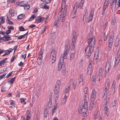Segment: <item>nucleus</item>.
<instances>
[{"mask_svg":"<svg viewBox=\"0 0 120 120\" xmlns=\"http://www.w3.org/2000/svg\"><path fill=\"white\" fill-rule=\"evenodd\" d=\"M60 80H58L56 82L55 88L60 89Z\"/></svg>","mask_w":120,"mask_h":120,"instance_id":"obj_15","label":"nucleus"},{"mask_svg":"<svg viewBox=\"0 0 120 120\" xmlns=\"http://www.w3.org/2000/svg\"><path fill=\"white\" fill-rule=\"evenodd\" d=\"M76 40H72V41L71 42L72 43V46H75V42Z\"/></svg>","mask_w":120,"mask_h":120,"instance_id":"obj_51","label":"nucleus"},{"mask_svg":"<svg viewBox=\"0 0 120 120\" xmlns=\"http://www.w3.org/2000/svg\"><path fill=\"white\" fill-rule=\"evenodd\" d=\"M116 3H112L111 5V8L112 9H115L116 8Z\"/></svg>","mask_w":120,"mask_h":120,"instance_id":"obj_48","label":"nucleus"},{"mask_svg":"<svg viewBox=\"0 0 120 120\" xmlns=\"http://www.w3.org/2000/svg\"><path fill=\"white\" fill-rule=\"evenodd\" d=\"M44 51V50L43 49L41 48L39 54L42 55L43 54Z\"/></svg>","mask_w":120,"mask_h":120,"instance_id":"obj_49","label":"nucleus"},{"mask_svg":"<svg viewBox=\"0 0 120 120\" xmlns=\"http://www.w3.org/2000/svg\"><path fill=\"white\" fill-rule=\"evenodd\" d=\"M83 75L82 74H81L80 75V78L79 79V83H80L81 82H83Z\"/></svg>","mask_w":120,"mask_h":120,"instance_id":"obj_23","label":"nucleus"},{"mask_svg":"<svg viewBox=\"0 0 120 120\" xmlns=\"http://www.w3.org/2000/svg\"><path fill=\"white\" fill-rule=\"evenodd\" d=\"M81 107L82 111V112H87L88 108H86L81 106Z\"/></svg>","mask_w":120,"mask_h":120,"instance_id":"obj_43","label":"nucleus"},{"mask_svg":"<svg viewBox=\"0 0 120 120\" xmlns=\"http://www.w3.org/2000/svg\"><path fill=\"white\" fill-rule=\"evenodd\" d=\"M119 40L118 38H116L115 43V46L116 47H117L118 46L119 44Z\"/></svg>","mask_w":120,"mask_h":120,"instance_id":"obj_21","label":"nucleus"},{"mask_svg":"<svg viewBox=\"0 0 120 120\" xmlns=\"http://www.w3.org/2000/svg\"><path fill=\"white\" fill-rule=\"evenodd\" d=\"M7 19L6 20V21H7L8 22L10 21V20L11 19V17L9 15H8L7 16Z\"/></svg>","mask_w":120,"mask_h":120,"instance_id":"obj_53","label":"nucleus"},{"mask_svg":"<svg viewBox=\"0 0 120 120\" xmlns=\"http://www.w3.org/2000/svg\"><path fill=\"white\" fill-rule=\"evenodd\" d=\"M24 1H21L20 3H19L17 4L18 6L19 5L20 6H22L24 7L25 4L24 3Z\"/></svg>","mask_w":120,"mask_h":120,"instance_id":"obj_35","label":"nucleus"},{"mask_svg":"<svg viewBox=\"0 0 120 120\" xmlns=\"http://www.w3.org/2000/svg\"><path fill=\"white\" fill-rule=\"evenodd\" d=\"M20 99L21 100H22L21 101V103H22V102H23L24 103V104L25 105L26 104V102H25V100L26 99L25 98V99H23V98H20Z\"/></svg>","mask_w":120,"mask_h":120,"instance_id":"obj_46","label":"nucleus"},{"mask_svg":"<svg viewBox=\"0 0 120 120\" xmlns=\"http://www.w3.org/2000/svg\"><path fill=\"white\" fill-rule=\"evenodd\" d=\"M109 98H108L106 99V102L105 104V105L107 104H108V105H109Z\"/></svg>","mask_w":120,"mask_h":120,"instance_id":"obj_61","label":"nucleus"},{"mask_svg":"<svg viewBox=\"0 0 120 120\" xmlns=\"http://www.w3.org/2000/svg\"><path fill=\"white\" fill-rule=\"evenodd\" d=\"M70 87V86H69L65 89L64 91V93L65 94L68 93L69 92V90Z\"/></svg>","mask_w":120,"mask_h":120,"instance_id":"obj_36","label":"nucleus"},{"mask_svg":"<svg viewBox=\"0 0 120 120\" xmlns=\"http://www.w3.org/2000/svg\"><path fill=\"white\" fill-rule=\"evenodd\" d=\"M13 72V71H12L9 74H8L6 76V78H8V77L11 76L12 74V73Z\"/></svg>","mask_w":120,"mask_h":120,"instance_id":"obj_56","label":"nucleus"},{"mask_svg":"<svg viewBox=\"0 0 120 120\" xmlns=\"http://www.w3.org/2000/svg\"><path fill=\"white\" fill-rule=\"evenodd\" d=\"M24 35H21L18 36L17 37V38L18 39H20L23 38H24Z\"/></svg>","mask_w":120,"mask_h":120,"instance_id":"obj_63","label":"nucleus"},{"mask_svg":"<svg viewBox=\"0 0 120 120\" xmlns=\"http://www.w3.org/2000/svg\"><path fill=\"white\" fill-rule=\"evenodd\" d=\"M95 56H95V55H94V60L95 59H96L95 60L96 62H97V61H98V56H96V57Z\"/></svg>","mask_w":120,"mask_h":120,"instance_id":"obj_60","label":"nucleus"},{"mask_svg":"<svg viewBox=\"0 0 120 120\" xmlns=\"http://www.w3.org/2000/svg\"><path fill=\"white\" fill-rule=\"evenodd\" d=\"M26 116H28L29 115V116H31V115L30 114V111L29 110H28L26 113Z\"/></svg>","mask_w":120,"mask_h":120,"instance_id":"obj_55","label":"nucleus"},{"mask_svg":"<svg viewBox=\"0 0 120 120\" xmlns=\"http://www.w3.org/2000/svg\"><path fill=\"white\" fill-rule=\"evenodd\" d=\"M93 45H88L85 48L84 51L86 53V56L88 57L90 56L94 50V48Z\"/></svg>","mask_w":120,"mask_h":120,"instance_id":"obj_1","label":"nucleus"},{"mask_svg":"<svg viewBox=\"0 0 120 120\" xmlns=\"http://www.w3.org/2000/svg\"><path fill=\"white\" fill-rule=\"evenodd\" d=\"M115 82H113L112 84V86L110 89L109 92L111 94H113L115 91Z\"/></svg>","mask_w":120,"mask_h":120,"instance_id":"obj_9","label":"nucleus"},{"mask_svg":"<svg viewBox=\"0 0 120 120\" xmlns=\"http://www.w3.org/2000/svg\"><path fill=\"white\" fill-rule=\"evenodd\" d=\"M45 19V17H42L40 16H38L35 19V20L36 21H38V22H40L44 20Z\"/></svg>","mask_w":120,"mask_h":120,"instance_id":"obj_12","label":"nucleus"},{"mask_svg":"<svg viewBox=\"0 0 120 120\" xmlns=\"http://www.w3.org/2000/svg\"><path fill=\"white\" fill-rule=\"evenodd\" d=\"M15 79V77L9 79H8V82L11 84H12L14 81Z\"/></svg>","mask_w":120,"mask_h":120,"instance_id":"obj_17","label":"nucleus"},{"mask_svg":"<svg viewBox=\"0 0 120 120\" xmlns=\"http://www.w3.org/2000/svg\"><path fill=\"white\" fill-rule=\"evenodd\" d=\"M56 33L53 32L51 34H50L51 38H53L54 40V39L56 38Z\"/></svg>","mask_w":120,"mask_h":120,"instance_id":"obj_25","label":"nucleus"},{"mask_svg":"<svg viewBox=\"0 0 120 120\" xmlns=\"http://www.w3.org/2000/svg\"><path fill=\"white\" fill-rule=\"evenodd\" d=\"M70 45V42H67L65 46V50L69 51Z\"/></svg>","mask_w":120,"mask_h":120,"instance_id":"obj_14","label":"nucleus"},{"mask_svg":"<svg viewBox=\"0 0 120 120\" xmlns=\"http://www.w3.org/2000/svg\"><path fill=\"white\" fill-rule=\"evenodd\" d=\"M96 97H93L91 96V102H94L95 101V100Z\"/></svg>","mask_w":120,"mask_h":120,"instance_id":"obj_42","label":"nucleus"},{"mask_svg":"<svg viewBox=\"0 0 120 120\" xmlns=\"http://www.w3.org/2000/svg\"><path fill=\"white\" fill-rule=\"evenodd\" d=\"M92 69L87 68V74L90 75L91 74Z\"/></svg>","mask_w":120,"mask_h":120,"instance_id":"obj_39","label":"nucleus"},{"mask_svg":"<svg viewBox=\"0 0 120 120\" xmlns=\"http://www.w3.org/2000/svg\"><path fill=\"white\" fill-rule=\"evenodd\" d=\"M42 62V59H38L37 60V62L39 65H40L41 64Z\"/></svg>","mask_w":120,"mask_h":120,"instance_id":"obj_38","label":"nucleus"},{"mask_svg":"<svg viewBox=\"0 0 120 120\" xmlns=\"http://www.w3.org/2000/svg\"><path fill=\"white\" fill-rule=\"evenodd\" d=\"M72 35L73 38H72V40H76L77 35L76 34V32L74 31H73Z\"/></svg>","mask_w":120,"mask_h":120,"instance_id":"obj_19","label":"nucleus"},{"mask_svg":"<svg viewBox=\"0 0 120 120\" xmlns=\"http://www.w3.org/2000/svg\"><path fill=\"white\" fill-rule=\"evenodd\" d=\"M110 84L109 82H106L105 83V88L103 91V98L104 99L107 98L108 90L109 88Z\"/></svg>","mask_w":120,"mask_h":120,"instance_id":"obj_4","label":"nucleus"},{"mask_svg":"<svg viewBox=\"0 0 120 120\" xmlns=\"http://www.w3.org/2000/svg\"><path fill=\"white\" fill-rule=\"evenodd\" d=\"M3 38H4V41H8L11 39V38L9 35H5L3 37Z\"/></svg>","mask_w":120,"mask_h":120,"instance_id":"obj_13","label":"nucleus"},{"mask_svg":"<svg viewBox=\"0 0 120 120\" xmlns=\"http://www.w3.org/2000/svg\"><path fill=\"white\" fill-rule=\"evenodd\" d=\"M96 77V74L95 73V75L93 76L92 79V81H94L95 80Z\"/></svg>","mask_w":120,"mask_h":120,"instance_id":"obj_44","label":"nucleus"},{"mask_svg":"<svg viewBox=\"0 0 120 120\" xmlns=\"http://www.w3.org/2000/svg\"><path fill=\"white\" fill-rule=\"evenodd\" d=\"M84 1V0H81L79 4L78 5L76 6V8L75 9V5H76V3H75V6L73 8L72 12V14L74 13L76 15V10H77V8H79L80 9H82V7L83 5V4Z\"/></svg>","mask_w":120,"mask_h":120,"instance_id":"obj_2","label":"nucleus"},{"mask_svg":"<svg viewBox=\"0 0 120 120\" xmlns=\"http://www.w3.org/2000/svg\"><path fill=\"white\" fill-rule=\"evenodd\" d=\"M31 17L29 20V21H30L34 19L36 17V16L34 15V14L32 15Z\"/></svg>","mask_w":120,"mask_h":120,"instance_id":"obj_37","label":"nucleus"},{"mask_svg":"<svg viewBox=\"0 0 120 120\" xmlns=\"http://www.w3.org/2000/svg\"><path fill=\"white\" fill-rule=\"evenodd\" d=\"M113 43L108 42V49L109 51H110L112 49V45Z\"/></svg>","mask_w":120,"mask_h":120,"instance_id":"obj_28","label":"nucleus"},{"mask_svg":"<svg viewBox=\"0 0 120 120\" xmlns=\"http://www.w3.org/2000/svg\"><path fill=\"white\" fill-rule=\"evenodd\" d=\"M69 51L65 50V52H64V53L62 54V56L60 58H62L64 60V59H67V56L68 53Z\"/></svg>","mask_w":120,"mask_h":120,"instance_id":"obj_11","label":"nucleus"},{"mask_svg":"<svg viewBox=\"0 0 120 120\" xmlns=\"http://www.w3.org/2000/svg\"><path fill=\"white\" fill-rule=\"evenodd\" d=\"M57 104L56 103L55 105H54V107L52 111V114L53 115L56 111V109L57 108Z\"/></svg>","mask_w":120,"mask_h":120,"instance_id":"obj_20","label":"nucleus"},{"mask_svg":"<svg viewBox=\"0 0 120 120\" xmlns=\"http://www.w3.org/2000/svg\"><path fill=\"white\" fill-rule=\"evenodd\" d=\"M60 89L55 88L54 90V97L55 101L56 102L58 98Z\"/></svg>","mask_w":120,"mask_h":120,"instance_id":"obj_7","label":"nucleus"},{"mask_svg":"<svg viewBox=\"0 0 120 120\" xmlns=\"http://www.w3.org/2000/svg\"><path fill=\"white\" fill-rule=\"evenodd\" d=\"M6 22L8 24H9L10 25H11L12 24L13 25H14V23L12 21H11L10 20V21H6Z\"/></svg>","mask_w":120,"mask_h":120,"instance_id":"obj_57","label":"nucleus"},{"mask_svg":"<svg viewBox=\"0 0 120 120\" xmlns=\"http://www.w3.org/2000/svg\"><path fill=\"white\" fill-rule=\"evenodd\" d=\"M0 19L1 20L2 23H4L5 22V18L3 16L1 17L0 18Z\"/></svg>","mask_w":120,"mask_h":120,"instance_id":"obj_40","label":"nucleus"},{"mask_svg":"<svg viewBox=\"0 0 120 120\" xmlns=\"http://www.w3.org/2000/svg\"><path fill=\"white\" fill-rule=\"evenodd\" d=\"M8 58H6L0 61V63H1L2 65H4L5 63V61H6V60Z\"/></svg>","mask_w":120,"mask_h":120,"instance_id":"obj_30","label":"nucleus"},{"mask_svg":"<svg viewBox=\"0 0 120 120\" xmlns=\"http://www.w3.org/2000/svg\"><path fill=\"white\" fill-rule=\"evenodd\" d=\"M110 63L107 62L106 63V65L105 67V74L106 75L109 72V70L110 67Z\"/></svg>","mask_w":120,"mask_h":120,"instance_id":"obj_8","label":"nucleus"},{"mask_svg":"<svg viewBox=\"0 0 120 120\" xmlns=\"http://www.w3.org/2000/svg\"><path fill=\"white\" fill-rule=\"evenodd\" d=\"M48 106L49 107V108H50L51 107V106L52 105V102L50 101L48 102Z\"/></svg>","mask_w":120,"mask_h":120,"instance_id":"obj_52","label":"nucleus"},{"mask_svg":"<svg viewBox=\"0 0 120 120\" xmlns=\"http://www.w3.org/2000/svg\"><path fill=\"white\" fill-rule=\"evenodd\" d=\"M109 105L108 104L105 105V107L104 110L105 111V112H108L109 110V109L108 108Z\"/></svg>","mask_w":120,"mask_h":120,"instance_id":"obj_34","label":"nucleus"},{"mask_svg":"<svg viewBox=\"0 0 120 120\" xmlns=\"http://www.w3.org/2000/svg\"><path fill=\"white\" fill-rule=\"evenodd\" d=\"M78 112L80 113H82V111L81 106L79 107V108L78 109Z\"/></svg>","mask_w":120,"mask_h":120,"instance_id":"obj_47","label":"nucleus"},{"mask_svg":"<svg viewBox=\"0 0 120 120\" xmlns=\"http://www.w3.org/2000/svg\"><path fill=\"white\" fill-rule=\"evenodd\" d=\"M88 95V94H85L84 101L88 102L89 99Z\"/></svg>","mask_w":120,"mask_h":120,"instance_id":"obj_18","label":"nucleus"},{"mask_svg":"<svg viewBox=\"0 0 120 120\" xmlns=\"http://www.w3.org/2000/svg\"><path fill=\"white\" fill-rule=\"evenodd\" d=\"M99 49L98 48H97L96 49V50L95 52L94 53V55H95V56H98L99 55Z\"/></svg>","mask_w":120,"mask_h":120,"instance_id":"obj_31","label":"nucleus"},{"mask_svg":"<svg viewBox=\"0 0 120 120\" xmlns=\"http://www.w3.org/2000/svg\"><path fill=\"white\" fill-rule=\"evenodd\" d=\"M84 104L82 106H81L84 108H88V102L84 101Z\"/></svg>","mask_w":120,"mask_h":120,"instance_id":"obj_29","label":"nucleus"},{"mask_svg":"<svg viewBox=\"0 0 120 120\" xmlns=\"http://www.w3.org/2000/svg\"><path fill=\"white\" fill-rule=\"evenodd\" d=\"M57 52H56L55 50H53L51 53V61L52 64L54 63L56 60V54Z\"/></svg>","mask_w":120,"mask_h":120,"instance_id":"obj_6","label":"nucleus"},{"mask_svg":"<svg viewBox=\"0 0 120 120\" xmlns=\"http://www.w3.org/2000/svg\"><path fill=\"white\" fill-rule=\"evenodd\" d=\"M102 78L103 77L102 76V75H98V76L97 77L98 80L100 82V81L101 80Z\"/></svg>","mask_w":120,"mask_h":120,"instance_id":"obj_26","label":"nucleus"},{"mask_svg":"<svg viewBox=\"0 0 120 120\" xmlns=\"http://www.w3.org/2000/svg\"><path fill=\"white\" fill-rule=\"evenodd\" d=\"M66 99L65 98H63L62 99L61 101L63 104H64L66 102Z\"/></svg>","mask_w":120,"mask_h":120,"instance_id":"obj_62","label":"nucleus"},{"mask_svg":"<svg viewBox=\"0 0 120 120\" xmlns=\"http://www.w3.org/2000/svg\"><path fill=\"white\" fill-rule=\"evenodd\" d=\"M87 43L89 45H93V46L95 47V39L94 36L90 37L87 40Z\"/></svg>","mask_w":120,"mask_h":120,"instance_id":"obj_5","label":"nucleus"},{"mask_svg":"<svg viewBox=\"0 0 120 120\" xmlns=\"http://www.w3.org/2000/svg\"><path fill=\"white\" fill-rule=\"evenodd\" d=\"M62 14L61 13H59L58 15L57 20L55 21L54 22V26H56V28H57L58 27V26H57V24L60 21V19L61 18V17L62 16Z\"/></svg>","mask_w":120,"mask_h":120,"instance_id":"obj_10","label":"nucleus"},{"mask_svg":"<svg viewBox=\"0 0 120 120\" xmlns=\"http://www.w3.org/2000/svg\"><path fill=\"white\" fill-rule=\"evenodd\" d=\"M25 16V15L23 14H21L19 15L17 17L18 19H21L23 18Z\"/></svg>","mask_w":120,"mask_h":120,"instance_id":"obj_22","label":"nucleus"},{"mask_svg":"<svg viewBox=\"0 0 120 120\" xmlns=\"http://www.w3.org/2000/svg\"><path fill=\"white\" fill-rule=\"evenodd\" d=\"M107 23L106 22L103 23V29L104 30H105L106 28V27Z\"/></svg>","mask_w":120,"mask_h":120,"instance_id":"obj_54","label":"nucleus"},{"mask_svg":"<svg viewBox=\"0 0 120 120\" xmlns=\"http://www.w3.org/2000/svg\"><path fill=\"white\" fill-rule=\"evenodd\" d=\"M94 102H91L90 105L89 106V108L90 110H92L93 109V107H94Z\"/></svg>","mask_w":120,"mask_h":120,"instance_id":"obj_27","label":"nucleus"},{"mask_svg":"<svg viewBox=\"0 0 120 120\" xmlns=\"http://www.w3.org/2000/svg\"><path fill=\"white\" fill-rule=\"evenodd\" d=\"M116 20L114 19H112L111 22V24L112 25H114L115 24Z\"/></svg>","mask_w":120,"mask_h":120,"instance_id":"obj_50","label":"nucleus"},{"mask_svg":"<svg viewBox=\"0 0 120 120\" xmlns=\"http://www.w3.org/2000/svg\"><path fill=\"white\" fill-rule=\"evenodd\" d=\"M66 0H63L61 4V11H62L63 10V8L62 7L64 5V6L65 4V2Z\"/></svg>","mask_w":120,"mask_h":120,"instance_id":"obj_32","label":"nucleus"},{"mask_svg":"<svg viewBox=\"0 0 120 120\" xmlns=\"http://www.w3.org/2000/svg\"><path fill=\"white\" fill-rule=\"evenodd\" d=\"M75 54L74 53H73L71 54L70 59V61H71L74 59L75 57Z\"/></svg>","mask_w":120,"mask_h":120,"instance_id":"obj_24","label":"nucleus"},{"mask_svg":"<svg viewBox=\"0 0 120 120\" xmlns=\"http://www.w3.org/2000/svg\"><path fill=\"white\" fill-rule=\"evenodd\" d=\"M49 6L48 5H45L43 7V8H44L46 9H49Z\"/></svg>","mask_w":120,"mask_h":120,"instance_id":"obj_59","label":"nucleus"},{"mask_svg":"<svg viewBox=\"0 0 120 120\" xmlns=\"http://www.w3.org/2000/svg\"><path fill=\"white\" fill-rule=\"evenodd\" d=\"M87 87H86L84 89V93H85V94H88V92L87 91Z\"/></svg>","mask_w":120,"mask_h":120,"instance_id":"obj_64","label":"nucleus"},{"mask_svg":"<svg viewBox=\"0 0 120 120\" xmlns=\"http://www.w3.org/2000/svg\"><path fill=\"white\" fill-rule=\"evenodd\" d=\"M16 57V56H14L12 58V59L11 60V63H12L14 61Z\"/></svg>","mask_w":120,"mask_h":120,"instance_id":"obj_58","label":"nucleus"},{"mask_svg":"<svg viewBox=\"0 0 120 120\" xmlns=\"http://www.w3.org/2000/svg\"><path fill=\"white\" fill-rule=\"evenodd\" d=\"M64 60L63 58H60L58 65V70L59 71H60L62 68V71H64L65 70L64 65L63 64L64 63Z\"/></svg>","mask_w":120,"mask_h":120,"instance_id":"obj_3","label":"nucleus"},{"mask_svg":"<svg viewBox=\"0 0 120 120\" xmlns=\"http://www.w3.org/2000/svg\"><path fill=\"white\" fill-rule=\"evenodd\" d=\"M96 91L94 89L92 91L91 96L93 97H96Z\"/></svg>","mask_w":120,"mask_h":120,"instance_id":"obj_33","label":"nucleus"},{"mask_svg":"<svg viewBox=\"0 0 120 120\" xmlns=\"http://www.w3.org/2000/svg\"><path fill=\"white\" fill-rule=\"evenodd\" d=\"M67 12V10H64L63 11V15L64 17L66 15V14Z\"/></svg>","mask_w":120,"mask_h":120,"instance_id":"obj_45","label":"nucleus"},{"mask_svg":"<svg viewBox=\"0 0 120 120\" xmlns=\"http://www.w3.org/2000/svg\"><path fill=\"white\" fill-rule=\"evenodd\" d=\"M114 37V35L112 34L110 36V37L108 38V42L113 43V38Z\"/></svg>","mask_w":120,"mask_h":120,"instance_id":"obj_16","label":"nucleus"},{"mask_svg":"<svg viewBox=\"0 0 120 120\" xmlns=\"http://www.w3.org/2000/svg\"><path fill=\"white\" fill-rule=\"evenodd\" d=\"M19 30L20 31H24L28 30V29H25L22 26L19 27Z\"/></svg>","mask_w":120,"mask_h":120,"instance_id":"obj_41","label":"nucleus"}]
</instances>
